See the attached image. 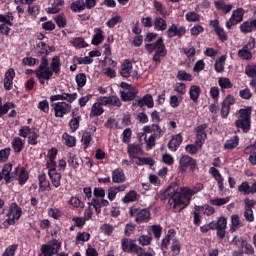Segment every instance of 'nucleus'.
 Instances as JSON below:
<instances>
[{
    "label": "nucleus",
    "instance_id": "obj_1",
    "mask_svg": "<svg viewBox=\"0 0 256 256\" xmlns=\"http://www.w3.org/2000/svg\"><path fill=\"white\" fill-rule=\"evenodd\" d=\"M165 195L168 197V209L179 213L189 205L192 195L195 194L189 187L182 188L180 193L177 186H169L165 191Z\"/></svg>",
    "mask_w": 256,
    "mask_h": 256
},
{
    "label": "nucleus",
    "instance_id": "obj_2",
    "mask_svg": "<svg viewBox=\"0 0 256 256\" xmlns=\"http://www.w3.org/2000/svg\"><path fill=\"white\" fill-rule=\"evenodd\" d=\"M127 153L130 159H132V163H135L136 165H150V167H153V165H155V160H153L152 158L137 157L138 155H143V149L139 144L128 145Z\"/></svg>",
    "mask_w": 256,
    "mask_h": 256
},
{
    "label": "nucleus",
    "instance_id": "obj_3",
    "mask_svg": "<svg viewBox=\"0 0 256 256\" xmlns=\"http://www.w3.org/2000/svg\"><path fill=\"white\" fill-rule=\"evenodd\" d=\"M35 75L41 85H45V81H49L53 77V71L49 68L47 57L42 58L40 66L35 70Z\"/></svg>",
    "mask_w": 256,
    "mask_h": 256
},
{
    "label": "nucleus",
    "instance_id": "obj_4",
    "mask_svg": "<svg viewBox=\"0 0 256 256\" xmlns=\"http://www.w3.org/2000/svg\"><path fill=\"white\" fill-rule=\"evenodd\" d=\"M21 215H23V209L17 205V203H12L9 206L8 213H7V219L3 222V227L5 229H9L11 225H15L19 219H21Z\"/></svg>",
    "mask_w": 256,
    "mask_h": 256
},
{
    "label": "nucleus",
    "instance_id": "obj_5",
    "mask_svg": "<svg viewBox=\"0 0 256 256\" xmlns=\"http://www.w3.org/2000/svg\"><path fill=\"white\" fill-rule=\"evenodd\" d=\"M149 53L156 51L153 57L155 63H161V57L167 55V50H165V44H163V38H159L155 43L145 45Z\"/></svg>",
    "mask_w": 256,
    "mask_h": 256
},
{
    "label": "nucleus",
    "instance_id": "obj_6",
    "mask_svg": "<svg viewBox=\"0 0 256 256\" xmlns=\"http://www.w3.org/2000/svg\"><path fill=\"white\" fill-rule=\"evenodd\" d=\"M238 129H242L247 133L251 129V108H243L239 110L238 120L235 122Z\"/></svg>",
    "mask_w": 256,
    "mask_h": 256
},
{
    "label": "nucleus",
    "instance_id": "obj_7",
    "mask_svg": "<svg viewBox=\"0 0 256 256\" xmlns=\"http://www.w3.org/2000/svg\"><path fill=\"white\" fill-rule=\"evenodd\" d=\"M178 169L180 173H185L187 169L193 172L197 169V162L191 156L183 155L179 160Z\"/></svg>",
    "mask_w": 256,
    "mask_h": 256
},
{
    "label": "nucleus",
    "instance_id": "obj_8",
    "mask_svg": "<svg viewBox=\"0 0 256 256\" xmlns=\"http://www.w3.org/2000/svg\"><path fill=\"white\" fill-rule=\"evenodd\" d=\"M243 15H245V10L243 8L234 10L229 20L226 21V29H232L237 23H241V21H243Z\"/></svg>",
    "mask_w": 256,
    "mask_h": 256
},
{
    "label": "nucleus",
    "instance_id": "obj_9",
    "mask_svg": "<svg viewBox=\"0 0 256 256\" xmlns=\"http://www.w3.org/2000/svg\"><path fill=\"white\" fill-rule=\"evenodd\" d=\"M59 249H61V242L52 240L48 244L42 245L41 252L44 256H53L55 253H59Z\"/></svg>",
    "mask_w": 256,
    "mask_h": 256
},
{
    "label": "nucleus",
    "instance_id": "obj_10",
    "mask_svg": "<svg viewBox=\"0 0 256 256\" xmlns=\"http://www.w3.org/2000/svg\"><path fill=\"white\" fill-rule=\"evenodd\" d=\"M253 49H255V39L252 38L246 45H244L238 51V57L245 61H249V59H252V57H253V53H251V51H253Z\"/></svg>",
    "mask_w": 256,
    "mask_h": 256
},
{
    "label": "nucleus",
    "instance_id": "obj_11",
    "mask_svg": "<svg viewBox=\"0 0 256 256\" xmlns=\"http://www.w3.org/2000/svg\"><path fill=\"white\" fill-rule=\"evenodd\" d=\"M55 112V117H65L68 113H71V104L67 102H57L52 104Z\"/></svg>",
    "mask_w": 256,
    "mask_h": 256
},
{
    "label": "nucleus",
    "instance_id": "obj_12",
    "mask_svg": "<svg viewBox=\"0 0 256 256\" xmlns=\"http://www.w3.org/2000/svg\"><path fill=\"white\" fill-rule=\"evenodd\" d=\"M130 215H136V223H147L151 217V212H149L147 209H142L139 211L137 209H131Z\"/></svg>",
    "mask_w": 256,
    "mask_h": 256
},
{
    "label": "nucleus",
    "instance_id": "obj_13",
    "mask_svg": "<svg viewBox=\"0 0 256 256\" xmlns=\"http://www.w3.org/2000/svg\"><path fill=\"white\" fill-rule=\"evenodd\" d=\"M185 33V27L177 26V24H171L166 31V35L169 39H173V37H183Z\"/></svg>",
    "mask_w": 256,
    "mask_h": 256
},
{
    "label": "nucleus",
    "instance_id": "obj_14",
    "mask_svg": "<svg viewBox=\"0 0 256 256\" xmlns=\"http://www.w3.org/2000/svg\"><path fill=\"white\" fill-rule=\"evenodd\" d=\"M77 97H78L77 92H74L72 94L63 92L62 94L52 95L50 97V101H52V102H54V101H67L68 103H73V101H75L77 99Z\"/></svg>",
    "mask_w": 256,
    "mask_h": 256
},
{
    "label": "nucleus",
    "instance_id": "obj_15",
    "mask_svg": "<svg viewBox=\"0 0 256 256\" xmlns=\"http://www.w3.org/2000/svg\"><path fill=\"white\" fill-rule=\"evenodd\" d=\"M206 129H207V124L200 125L196 128L195 143L198 147H203V144L205 143V139H207V133H205Z\"/></svg>",
    "mask_w": 256,
    "mask_h": 256
},
{
    "label": "nucleus",
    "instance_id": "obj_16",
    "mask_svg": "<svg viewBox=\"0 0 256 256\" xmlns=\"http://www.w3.org/2000/svg\"><path fill=\"white\" fill-rule=\"evenodd\" d=\"M121 247L122 251H125L126 253H137V250L140 248V246L135 244V241L127 238L121 240Z\"/></svg>",
    "mask_w": 256,
    "mask_h": 256
},
{
    "label": "nucleus",
    "instance_id": "obj_17",
    "mask_svg": "<svg viewBox=\"0 0 256 256\" xmlns=\"http://www.w3.org/2000/svg\"><path fill=\"white\" fill-rule=\"evenodd\" d=\"M120 75L122 77H131V75H137V71H133V63L131 60H124L122 63V68L120 70Z\"/></svg>",
    "mask_w": 256,
    "mask_h": 256
},
{
    "label": "nucleus",
    "instance_id": "obj_18",
    "mask_svg": "<svg viewBox=\"0 0 256 256\" xmlns=\"http://www.w3.org/2000/svg\"><path fill=\"white\" fill-rule=\"evenodd\" d=\"M100 103H102V105H106L107 107H121V100L115 95L109 97L101 96Z\"/></svg>",
    "mask_w": 256,
    "mask_h": 256
},
{
    "label": "nucleus",
    "instance_id": "obj_19",
    "mask_svg": "<svg viewBox=\"0 0 256 256\" xmlns=\"http://www.w3.org/2000/svg\"><path fill=\"white\" fill-rule=\"evenodd\" d=\"M13 79H15V70L9 68L4 77V88L6 91H11V89H13Z\"/></svg>",
    "mask_w": 256,
    "mask_h": 256
},
{
    "label": "nucleus",
    "instance_id": "obj_20",
    "mask_svg": "<svg viewBox=\"0 0 256 256\" xmlns=\"http://www.w3.org/2000/svg\"><path fill=\"white\" fill-rule=\"evenodd\" d=\"M209 173H210V175H212V177H214L215 181L218 184L220 191H223L225 189V185H224L225 179H223L221 172H219V170L215 167H210Z\"/></svg>",
    "mask_w": 256,
    "mask_h": 256
},
{
    "label": "nucleus",
    "instance_id": "obj_21",
    "mask_svg": "<svg viewBox=\"0 0 256 256\" xmlns=\"http://www.w3.org/2000/svg\"><path fill=\"white\" fill-rule=\"evenodd\" d=\"M105 113V109H103V103H101V97L98 98V101L95 102L90 111V117L93 119V117H99Z\"/></svg>",
    "mask_w": 256,
    "mask_h": 256
},
{
    "label": "nucleus",
    "instance_id": "obj_22",
    "mask_svg": "<svg viewBox=\"0 0 256 256\" xmlns=\"http://www.w3.org/2000/svg\"><path fill=\"white\" fill-rule=\"evenodd\" d=\"M181 143H183V136L181 134L173 135L168 143V149L175 152L177 149H179Z\"/></svg>",
    "mask_w": 256,
    "mask_h": 256
},
{
    "label": "nucleus",
    "instance_id": "obj_23",
    "mask_svg": "<svg viewBox=\"0 0 256 256\" xmlns=\"http://www.w3.org/2000/svg\"><path fill=\"white\" fill-rule=\"evenodd\" d=\"M108 63L109 65L112 66V68L111 67L103 68L102 73L106 77H110V79H113L114 77H117V72L115 71V67H117V62H115L113 59H109Z\"/></svg>",
    "mask_w": 256,
    "mask_h": 256
},
{
    "label": "nucleus",
    "instance_id": "obj_24",
    "mask_svg": "<svg viewBox=\"0 0 256 256\" xmlns=\"http://www.w3.org/2000/svg\"><path fill=\"white\" fill-rule=\"evenodd\" d=\"M125 172L123 169L117 168L112 172V181L113 183H125L126 181Z\"/></svg>",
    "mask_w": 256,
    "mask_h": 256
},
{
    "label": "nucleus",
    "instance_id": "obj_25",
    "mask_svg": "<svg viewBox=\"0 0 256 256\" xmlns=\"http://www.w3.org/2000/svg\"><path fill=\"white\" fill-rule=\"evenodd\" d=\"M139 107H148V109H153L155 102L153 101V96L150 94L145 95L142 99L137 101Z\"/></svg>",
    "mask_w": 256,
    "mask_h": 256
},
{
    "label": "nucleus",
    "instance_id": "obj_26",
    "mask_svg": "<svg viewBox=\"0 0 256 256\" xmlns=\"http://www.w3.org/2000/svg\"><path fill=\"white\" fill-rule=\"evenodd\" d=\"M15 172L18 173V181L20 185H25L29 181V172L25 168L16 167Z\"/></svg>",
    "mask_w": 256,
    "mask_h": 256
},
{
    "label": "nucleus",
    "instance_id": "obj_27",
    "mask_svg": "<svg viewBox=\"0 0 256 256\" xmlns=\"http://www.w3.org/2000/svg\"><path fill=\"white\" fill-rule=\"evenodd\" d=\"M63 5H65V1L63 0H54L52 3V6L47 8V13H50L52 15H55V13H59L61 9H63Z\"/></svg>",
    "mask_w": 256,
    "mask_h": 256
},
{
    "label": "nucleus",
    "instance_id": "obj_28",
    "mask_svg": "<svg viewBox=\"0 0 256 256\" xmlns=\"http://www.w3.org/2000/svg\"><path fill=\"white\" fill-rule=\"evenodd\" d=\"M127 189V186L121 185L118 187H110L108 189V199L109 201H115V198L117 197V193H121Z\"/></svg>",
    "mask_w": 256,
    "mask_h": 256
},
{
    "label": "nucleus",
    "instance_id": "obj_29",
    "mask_svg": "<svg viewBox=\"0 0 256 256\" xmlns=\"http://www.w3.org/2000/svg\"><path fill=\"white\" fill-rule=\"evenodd\" d=\"M199 95H201V87L192 85L189 89V96L191 101H193V103H198Z\"/></svg>",
    "mask_w": 256,
    "mask_h": 256
},
{
    "label": "nucleus",
    "instance_id": "obj_30",
    "mask_svg": "<svg viewBox=\"0 0 256 256\" xmlns=\"http://www.w3.org/2000/svg\"><path fill=\"white\" fill-rule=\"evenodd\" d=\"M155 31H166L167 30V21L162 17H156L153 22Z\"/></svg>",
    "mask_w": 256,
    "mask_h": 256
},
{
    "label": "nucleus",
    "instance_id": "obj_31",
    "mask_svg": "<svg viewBox=\"0 0 256 256\" xmlns=\"http://www.w3.org/2000/svg\"><path fill=\"white\" fill-rule=\"evenodd\" d=\"M105 36H103V30L101 28H94V36L92 39V45H101Z\"/></svg>",
    "mask_w": 256,
    "mask_h": 256
},
{
    "label": "nucleus",
    "instance_id": "obj_32",
    "mask_svg": "<svg viewBox=\"0 0 256 256\" xmlns=\"http://www.w3.org/2000/svg\"><path fill=\"white\" fill-rule=\"evenodd\" d=\"M50 67L52 73L59 75V73H61V58H59V56H54L52 58V62L50 63Z\"/></svg>",
    "mask_w": 256,
    "mask_h": 256
},
{
    "label": "nucleus",
    "instance_id": "obj_33",
    "mask_svg": "<svg viewBox=\"0 0 256 256\" xmlns=\"http://www.w3.org/2000/svg\"><path fill=\"white\" fill-rule=\"evenodd\" d=\"M11 171H13V165L6 164L2 169V177L6 181V183H11V179H13V175H11Z\"/></svg>",
    "mask_w": 256,
    "mask_h": 256
},
{
    "label": "nucleus",
    "instance_id": "obj_34",
    "mask_svg": "<svg viewBox=\"0 0 256 256\" xmlns=\"http://www.w3.org/2000/svg\"><path fill=\"white\" fill-rule=\"evenodd\" d=\"M23 147H25V144L20 137L13 138L12 149L15 151V153H21V151H23Z\"/></svg>",
    "mask_w": 256,
    "mask_h": 256
},
{
    "label": "nucleus",
    "instance_id": "obj_35",
    "mask_svg": "<svg viewBox=\"0 0 256 256\" xmlns=\"http://www.w3.org/2000/svg\"><path fill=\"white\" fill-rule=\"evenodd\" d=\"M185 19L188 23H199L201 15L195 11H189L185 14Z\"/></svg>",
    "mask_w": 256,
    "mask_h": 256
},
{
    "label": "nucleus",
    "instance_id": "obj_36",
    "mask_svg": "<svg viewBox=\"0 0 256 256\" xmlns=\"http://www.w3.org/2000/svg\"><path fill=\"white\" fill-rule=\"evenodd\" d=\"M68 164L73 169H77L79 167V157L75 152L68 153Z\"/></svg>",
    "mask_w": 256,
    "mask_h": 256
},
{
    "label": "nucleus",
    "instance_id": "obj_37",
    "mask_svg": "<svg viewBox=\"0 0 256 256\" xmlns=\"http://www.w3.org/2000/svg\"><path fill=\"white\" fill-rule=\"evenodd\" d=\"M15 17L13 16V13L8 12L6 14H0V23L5 25H13Z\"/></svg>",
    "mask_w": 256,
    "mask_h": 256
},
{
    "label": "nucleus",
    "instance_id": "obj_38",
    "mask_svg": "<svg viewBox=\"0 0 256 256\" xmlns=\"http://www.w3.org/2000/svg\"><path fill=\"white\" fill-rule=\"evenodd\" d=\"M48 175L54 187H61V174L59 172H48Z\"/></svg>",
    "mask_w": 256,
    "mask_h": 256
},
{
    "label": "nucleus",
    "instance_id": "obj_39",
    "mask_svg": "<svg viewBox=\"0 0 256 256\" xmlns=\"http://www.w3.org/2000/svg\"><path fill=\"white\" fill-rule=\"evenodd\" d=\"M122 101H133L135 96L137 95V91L135 90H125L120 92Z\"/></svg>",
    "mask_w": 256,
    "mask_h": 256
},
{
    "label": "nucleus",
    "instance_id": "obj_40",
    "mask_svg": "<svg viewBox=\"0 0 256 256\" xmlns=\"http://www.w3.org/2000/svg\"><path fill=\"white\" fill-rule=\"evenodd\" d=\"M70 8L73 13H80V11H85V2L83 0H77L71 4Z\"/></svg>",
    "mask_w": 256,
    "mask_h": 256
},
{
    "label": "nucleus",
    "instance_id": "obj_41",
    "mask_svg": "<svg viewBox=\"0 0 256 256\" xmlns=\"http://www.w3.org/2000/svg\"><path fill=\"white\" fill-rule=\"evenodd\" d=\"M70 43L73 47H76V49H84V47H87V42H85L82 37L72 38Z\"/></svg>",
    "mask_w": 256,
    "mask_h": 256
},
{
    "label": "nucleus",
    "instance_id": "obj_42",
    "mask_svg": "<svg viewBox=\"0 0 256 256\" xmlns=\"http://www.w3.org/2000/svg\"><path fill=\"white\" fill-rule=\"evenodd\" d=\"M225 61H227V56L222 55L220 58H218L215 62V70L217 73H221L225 69Z\"/></svg>",
    "mask_w": 256,
    "mask_h": 256
},
{
    "label": "nucleus",
    "instance_id": "obj_43",
    "mask_svg": "<svg viewBox=\"0 0 256 256\" xmlns=\"http://www.w3.org/2000/svg\"><path fill=\"white\" fill-rule=\"evenodd\" d=\"M37 139H39V130L32 128V130L30 131V134L28 135L29 145H37L38 143Z\"/></svg>",
    "mask_w": 256,
    "mask_h": 256
},
{
    "label": "nucleus",
    "instance_id": "obj_44",
    "mask_svg": "<svg viewBox=\"0 0 256 256\" xmlns=\"http://www.w3.org/2000/svg\"><path fill=\"white\" fill-rule=\"evenodd\" d=\"M239 145V136H234L227 140L224 144V149L232 150Z\"/></svg>",
    "mask_w": 256,
    "mask_h": 256
},
{
    "label": "nucleus",
    "instance_id": "obj_45",
    "mask_svg": "<svg viewBox=\"0 0 256 256\" xmlns=\"http://www.w3.org/2000/svg\"><path fill=\"white\" fill-rule=\"evenodd\" d=\"M215 7L216 9L223 11L224 13H229L231 9H233V5L227 4L224 1H216Z\"/></svg>",
    "mask_w": 256,
    "mask_h": 256
},
{
    "label": "nucleus",
    "instance_id": "obj_46",
    "mask_svg": "<svg viewBox=\"0 0 256 256\" xmlns=\"http://www.w3.org/2000/svg\"><path fill=\"white\" fill-rule=\"evenodd\" d=\"M253 22L252 20H248L246 22H243L241 25H240V31L242 33H244V35H247L248 33H252L253 31Z\"/></svg>",
    "mask_w": 256,
    "mask_h": 256
},
{
    "label": "nucleus",
    "instance_id": "obj_47",
    "mask_svg": "<svg viewBox=\"0 0 256 256\" xmlns=\"http://www.w3.org/2000/svg\"><path fill=\"white\" fill-rule=\"evenodd\" d=\"M195 211H199L200 213H203L204 215H213L215 213V209L209 205L205 206H195Z\"/></svg>",
    "mask_w": 256,
    "mask_h": 256
},
{
    "label": "nucleus",
    "instance_id": "obj_48",
    "mask_svg": "<svg viewBox=\"0 0 256 256\" xmlns=\"http://www.w3.org/2000/svg\"><path fill=\"white\" fill-rule=\"evenodd\" d=\"M89 239H91V234L87 233V232H79L76 235V242L83 244V243H87V241H89Z\"/></svg>",
    "mask_w": 256,
    "mask_h": 256
},
{
    "label": "nucleus",
    "instance_id": "obj_49",
    "mask_svg": "<svg viewBox=\"0 0 256 256\" xmlns=\"http://www.w3.org/2000/svg\"><path fill=\"white\" fill-rule=\"evenodd\" d=\"M74 63H76L77 65H91V63H93V59L89 56L74 57Z\"/></svg>",
    "mask_w": 256,
    "mask_h": 256
},
{
    "label": "nucleus",
    "instance_id": "obj_50",
    "mask_svg": "<svg viewBox=\"0 0 256 256\" xmlns=\"http://www.w3.org/2000/svg\"><path fill=\"white\" fill-rule=\"evenodd\" d=\"M218 85L219 87H221V89H231V87H233V83H231V80L225 77H221L218 79Z\"/></svg>",
    "mask_w": 256,
    "mask_h": 256
},
{
    "label": "nucleus",
    "instance_id": "obj_51",
    "mask_svg": "<svg viewBox=\"0 0 256 256\" xmlns=\"http://www.w3.org/2000/svg\"><path fill=\"white\" fill-rule=\"evenodd\" d=\"M231 223H232V226L230 228V231L232 233H234V231H237V229H239V227H241V219H239V216L237 215H232L231 217Z\"/></svg>",
    "mask_w": 256,
    "mask_h": 256
},
{
    "label": "nucleus",
    "instance_id": "obj_52",
    "mask_svg": "<svg viewBox=\"0 0 256 256\" xmlns=\"http://www.w3.org/2000/svg\"><path fill=\"white\" fill-rule=\"evenodd\" d=\"M238 191L242 193V195H251V186L249 182H242L238 187Z\"/></svg>",
    "mask_w": 256,
    "mask_h": 256
},
{
    "label": "nucleus",
    "instance_id": "obj_53",
    "mask_svg": "<svg viewBox=\"0 0 256 256\" xmlns=\"http://www.w3.org/2000/svg\"><path fill=\"white\" fill-rule=\"evenodd\" d=\"M123 203H133L137 201V193L134 190H131L125 197L122 199Z\"/></svg>",
    "mask_w": 256,
    "mask_h": 256
},
{
    "label": "nucleus",
    "instance_id": "obj_54",
    "mask_svg": "<svg viewBox=\"0 0 256 256\" xmlns=\"http://www.w3.org/2000/svg\"><path fill=\"white\" fill-rule=\"evenodd\" d=\"M171 253L172 256H179V254L181 253V242H179L178 240H174L172 242Z\"/></svg>",
    "mask_w": 256,
    "mask_h": 256
},
{
    "label": "nucleus",
    "instance_id": "obj_55",
    "mask_svg": "<svg viewBox=\"0 0 256 256\" xmlns=\"http://www.w3.org/2000/svg\"><path fill=\"white\" fill-rule=\"evenodd\" d=\"M15 107V104L13 102H6L3 106H0V119L3 115H6L10 111V109H13Z\"/></svg>",
    "mask_w": 256,
    "mask_h": 256
},
{
    "label": "nucleus",
    "instance_id": "obj_56",
    "mask_svg": "<svg viewBox=\"0 0 256 256\" xmlns=\"http://www.w3.org/2000/svg\"><path fill=\"white\" fill-rule=\"evenodd\" d=\"M204 31L205 29L203 28V26L197 24L190 29V35L192 37H199V35H201V33H203Z\"/></svg>",
    "mask_w": 256,
    "mask_h": 256
},
{
    "label": "nucleus",
    "instance_id": "obj_57",
    "mask_svg": "<svg viewBox=\"0 0 256 256\" xmlns=\"http://www.w3.org/2000/svg\"><path fill=\"white\" fill-rule=\"evenodd\" d=\"M62 137H63L67 147H75V145H76L75 137L69 135L68 133H64Z\"/></svg>",
    "mask_w": 256,
    "mask_h": 256
},
{
    "label": "nucleus",
    "instance_id": "obj_58",
    "mask_svg": "<svg viewBox=\"0 0 256 256\" xmlns=\"http://www.w3.org/2000/svg\"><path fill=\"white\" fill-rule=\"evenodd\" d=\"M159 138H156L155 135L151 134L149 136V138H147V135H145V143H146V147H148L149 149H153V147H155L156 145V141Z\"/></svg>",
    "mask_w": 256,
    "mask_h": 256
},
{
    "label": "nucleus",
    "instance_id": "obj_59",
    "mask_svg": "<svg viewBox=\"0 0 256 256\" xmlns=\"http://www.w3.org/2000/svg\"><path fill=\"white\" fill-rule=\"evenodd\" d=\"M183 101V97L172 95L170 96V106L175 109V107H179L181 105V102Z\"/></svg>",
    "mask_w": 256,
    "mask_h": 256
},
{
    "label": "nucleus",
    "instance_id": "obj_60",
    "mask_svg": "<svg viewBox=\"0 0 256 256\" xmlns=\"http://www.w3.org/2000/svg\"><path fill=\"white\" fill-rule=\"evenodd\" d=\"M55 23L58 25V27H65L67 25V18H65V15L59 14L54 18Z\"/></svg>",
    "mask_w": 256,
    "mask_h": 256
},
{
    "label": "nucleus",
    "instance_id": "obj_61",
    "mask_svg": "<svg viewBox=\"0 0 256 256\" xmlns=\"http://www.w3.org/2000/svg\"><path fill=\"white\" fill-rule=\"evenodd\" d=\"M118 23H121V17L119 15H115L106 22V25L109 27V29H113V27H115V25Z\"/></svg>",
    "mask_w": 256,
    "mask_h": 256
},
{
    "label": "nucleus",
    "instance_id": "obj_62",
    "mask_svg": "<svg viewBox=\"0 0 256 256\" xmlns=\"http://www.w3.org/2000/svg\"><path fill=\"white\" fill-rule=\"evenodd\" d=\"M213 227L215 229H227V219L225 217H221L217 222H214Z\"/></svg>",
    "mask_w": 256,
    "mask_h": 256
},
{
    "label": "nucleus",
    "instance_id": "obj_63",
    "mask_svg": "<svg viewBox=\"0 0 256 256\" xmlns=\"http://www.w3.org/2000/svg\"><path fill=\"white\" fill-rule=\"evenodd\" d=\"M229 201V197L226 198H216L210 200V203L212 205H215L216 207H220V205H227V202Z\"/></svg>",
    "mask_w": 256,
    "mask_h": 256
},
{
    "label": "nucleus",
    "instance_id": "obj_64",
    "mask_svg": "<svg viewBox=\"0 0 256 256\" xmlns=\"http://www.w3.org/2000/svg\"><path fill=\"white\" fill-rule=\"evenodd\" d=\"M245 73L247 77H251L252 79L256 77V66L255 65H248L245 68Z\"/></svg>",
    "mask_w": 256,
    "mask_h": 256
}]
</instances>
